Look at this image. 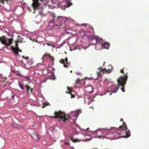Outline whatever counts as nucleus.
I'll list each match as a JSON object with an SVG mask.
<instances>
[{"label": "nucleus", "mask_w": 149, "mask_h": 149, "mask_svg": "<svg viewBox=\"0 0 149 149\" xmlns=\"http://www.w3.org/2000/svg\"><path fill=\"white\" fill-rule=\"evenodd\" d=\"M30 65L32 63V61L31 60H30L28 62Z\"/></svg>", "instance_id": "nucleus-29"}, {"label": "nucleus", "mask_w": 149, "mask_h": 149, "mask_svg": "<svg viewBox=\"0 0 149 149\" xmlns=\"http://www.w3.org/2000/svg\"><path fill=\"white\" fill-rule=\"evenodd\" d=\"M93 133L95 135V136L96 137L100 138L102 136V135H99L100 134H101V132L99 130H97L96 131L94 132Z\"/></svg>", "instance_id": "nucleus-12"}, {"label": "nucleus", "mask_w": 149, "mask_h": 149, "mask_svg": "<svg viewBox=\"0 0 149 149\" xmlns=\"http://www.w3.org/2000/svg\"><path fill=\"white\" fill-rule=\"evenodd\" d=\"M50 16L52 18V19L50 22V25L51 24H53L54 23V22H55L54 19L56 17L55 14L54 13H51Z\"/></svg>", "instance_id": "nucleus-13"}, {"label": "nucleus", "mask_w": 149, "mask_h": 149, "mask_svg": "<svg viewBox=\"0 0 149 149\" xmlns=\"http://www.w3.org/2000/svg\"><path fill=\"white\" fill-rule=\"evenodd\" d=\"M14 95H13L12 96V99H13L14 98Z\"/></svg>", "instance_id": "nucleus-33"}, {"label": "nucleus", "mask_w": 149, "mask_h": 149, "mask_svg": "<svg viewBox=\"0 0 149 149\" xmlns=\"http://www.w3.org/2000/svg\"><path fill=\"white\" fill-rule=\"evenodd\" d=\"M26 88L27 92L29 93V91L30 90L31 93H32L33 91V89L31 88L28 85H26Z\"/></svg>", "instance_id": "nucleus-16"}, {"label": "nucleus", "mask_w": 149, "mask_h": 149, "mask_svg": "<svg viewBox=\"0 0 149 149\" xmlns=\"http://www.w3.org/2000/svg\"><path fill=\"white\" fill-rule=\"evenodd\" d=\"M51 25H50V23H49V26H52L54 25V28H56V26H55V25H56V23L54 21V23H53V24H51Z\"/></svg>", "instance_id": "nucleus-24"}, {"label": "nucleus", "mask_w": 149, "mask_h": 149, "mask_svg": "<svg viewBox=\"0 0 149 149\" xmlns=\"http://www.w3.org/2000/svg\"><path fill=\"white\" fill-rule=\"evenodd\" d=\"M68 19L65 17L60 16L58 17L56 19V23L55 26H58V27H60L62 25L63 22L66 21Z\"/></svg>", "instance_id": "nucleus-5"}, {"label": "nucleus", "mask_w": 149, "mask_h": 149, "mask_svg": "<svg viewBox=\"0 0 149 149\" xmlns=\"http://www.w3.org/2000/svg\"><path fill=\"white\" fill-rule=\"evenodd\" d=\"M32 137L36 141H38L40 139V137L38 134L35 132L33 134Z\"/></svg>", "instance_id": "nucleus-10"}, {"label": "nucleus", "mask_w": 149, "mask_h": 149, "mask_svg": "<svg viewBox=\"0 0 149 149\" xmlns=\"http://www.w3.org/2000/svg\"><path fill=\"white\" fill-rule=\"evenodd\" d=\"M87 31H85L83 29H81L80 31V33L81 35L84 36L87 33Z\"/></svg>", "instance_id": "nucleus-17"}, {"label": "nucleus", "mask_w": 149, "mask_h": 149, "mask_svg": "<svg viewBox=\"0 0 149 149\" xmlns=\"http://www.w3.org/2000/svg\"><path fill=\"white\" fill-rule=\"evenodd\" d=\"M64 144L66 145H69L70 144V143L69 142H64Z\"/></svg>", "instance_id": "nucleus-27"}, {"label": "nucleus", "mask_w": 149, "mask_h": 149, "mask_svg": "<svg viewBox=\"0 0 149 149\" xmlns=\"http://www.w3.org/2000/svg\"><path fill=\"white\" fill-rule=\"evenodd\" d=\"M94 39H95L96 40V45H97V44H100V41H99V37L98 36H94L93 39V40Z\"/></svg>", "instance_id": "nucleus-15"}, {"label": "nucleus", "mask_w": 149, "mask_h": 149, "mask_svg": "<svg viewBox=\"0 0 149 149\" xmlns=\"http://www.w3.org/2000/svg\"><path fill=\"white\" fill-rule=\"evenodd\" d=\"M19 41H17L15 43L16 47L13 48L12 47H11V49L13 50V52L14 53L15 55L18 56L19 55V52H22V50L19 49L18 47V45L17 42H19Z\"/></svg>", "instance_id": "nucleus-7"}, {"label": "nucleus", "mask_w": 149, "mask_h": 149, "mask_svg": "<svg viewBox=\"0 0 149 149\" xmlns=\"http://www.w3.org/2000/svg\"><path fill=\"white\" fill-rule=\"evenodd\" d=\"M84 25L85 26L86 25V24H84Z\"/></svg>", "instance_id": "nucleus-35"}, {"label": "nucleus", "mask_w": 149, "mask_h": 149, "mask_svg": "<svg viewBox=\"0 0 149 149\" xmlns=\"http://www.w3.org/2000/svg\"><path fill=\"white\" fill-rule=\"evenodd\" d=\"M13 126H14V127L19 128V126L17 125L16 124H14L13 125Z\"/></svg>", "instance_id": "nucleus-26"}, {"label": "nucleus", "mask_w": 149, "mask_h": 149, "mask_svg": "<svg viewBox=\"0 0 149 149\" xmlns=\"http://www.w3.org/2000/svg\"><path fill=\"white\" fill-rule=\"evenodd\" d=\"M49 78L53 80H55V77L54 74L53 73H52Z\"/></svg>", "instance_id": "nucleus-19"}, {"label": "nucleus", "mask_w": 149, "mask_h": 149, "mask_svg": "<svg viewBox=\"0 0 149 149\" xmlns=\"http://www.w3.org/2000/svg\"><path fill=\"white\" fill-rule=\"evenodd\" d=\"M18 85L20 88L22 90H24V88L23 87V85L22 83L20 82H18Z\"/></svg>", "instance_id": "nucleus-22"}, {"label": "nucleus", "mask_w": 149, "mask_h": 149, "mask_svg": "<svg viewBox=\"0 0 149 149\" xmlns=\"http://www.w3.org/2000/svg\"><path fill=\"white\" fill-rule=\"evenodd\" d=\"M71 140L74 142H79L80 141H81V139H73V138H71Z\"/></svg>", "instance_id": "nucleus-21"}, {"label": "nucleus", "mask_w": 149, "mask_h": 149, "mask_svg": "<svg viewBox=\"0 0 149 149\" xmlns=\"http://www.w3.org/2000/svg\"><path fill=\"white\" fill-rule=\"evenodd\" d=\"M82 112V111L80 109L76 110L74 111L71 112V116L74 118V119H76L79 114Z\"/></svg>", "instance_id": "nucleus-9"}, {"label": "nucleus", "mask_w": 149, "mask_h": 149, "mask_svg": "<svg viewBox=\"0 0 149 149\" xmlns=\"http://www.w3.org/2000/svg\"><path fill=\"white\" fill-rule=\"evenodd\" d=\"M120 72L122 74H125L123 76H121L117 80L118 86H114L111 92L115 93L117 92L119 88L121 87V90L123 92H125V86L128 77L127 76V69L124 67L123 69H121Z\"/></svg>", "instance_id": "nucleus-1"}, {"label": "nucleus", "mask_w": 149, "mask_h": 149, "mask_svg": "<svg viewBox=\"0 0 149 149\" xmlns=\"http://www.w3.org/2000/svg\"><path fill=\"white\" fill-rule=\"evenodd\" d=\"M1 0V2L2 3L4 1H8V0Z\"/></svg>", "instance_id": "nucleus-30"}, {"label": "nucleus", "mask_w": 149, "mask_h": 149, "mask_svg": "<svg viewBox=\"0 0 149 149\" xmlns=\"http://www.w3.org/2000/svg\"><path fill=\"white\" fill-rule=\"evenodd\" d=\"M59 62L63 64L64 67L65 68H68L70 65V63L68 62V59L67 58H65V59H61L59 60Z\"/></svg>", "instance_id": "nucleus-8"}, {"label": "nucleus", "mask_w": 149, "mask_h": 149, "mask_svg": "<svg viewBox=\"0 0 149 149\" xmlns=\"http://www.w3.org/2000/svg\"><path fill=\"white\" fill-rule=\"evenodd\" d=\"M54 116H49V117L51 118H54L58 119L59 120L62 121L63 122H65L69 119L70 116L68 114H66L65 113L61 111H55L54 112Z\"/></svg>", "instance_id": "nucleus-3"}, {"label": "nucleus", "mask_w": 149, "mask_h": 149, "mask_svg": "<svg viewBox=\"0 0 149 149\" xmlns=\"http://www.w3.org/2000/svg\"><path fill=\"white\" fill-rule=\"evenodd\" d=\"M46 44L47 45L49 46H51L52 45L49 43H47Z\"/></svg>", "instance_id": "nucleus-31"}, {"label": "nucleus", "mask_w": 149, "mask_h": 149, "mask_svg": "<svg viewBox=\"0 0 149 149\" xmlns=\"http://www.w3.org/2000/svg\"><path fill=\"white\" fill-rule=\"evenodd\" d=\"M109 44L107 42H104L101 45V46L102 48H104L105 49H108L109 47Z\"/></svg>", "instance_id": "nucleus-11"}, {"label": "nucleus", "mask_w": 149, "mask_h": 149, "mask_svg": "<svg viewBox=\"0 0 149 149\" xmlns=\"http://www.w3.org/2000/svg\"><path fill=\"white\" fill-rule=\"evenodd\" d=\"M76 86L78 87H84L85 85V80L77 78L75 81Z\"/></svg>", "instance_id": "nucleus-6"}, {"label": "nucleus", "mask_w": 149, "mask_h": 149, "mask_svg": "<svg viewBox=\"0 0 149 149\" xmlns=\"http://www.w3.org/2000/svg\"><path fill=\"white\" fill-rule=\"evenodd\" d=\"M98 69L100 71L97 72V74L99 76L100 75V72H104V69H102V67H100L98 68Z\"/></svg>", "instance_id": "nucleus-18"}, {"label": "nucleus", "mask_w": 149, "mask_h": 149, "mask_svg": "<svg viewBox=\"0 0 149 149\" xmlns=\"http://www.w3.org/2000/svg\"><path fill=\"white\" fill-rule=\"evenodd\" d=\"M69 93H70L71 94V98H74L75 97L74 95H72V94H71V91H70V92H69Z\"/></svg>", "instance_id": "nucleus-25"}, {"label": "nucleus", "mask_w": 149, "mask_h": 149, "mask_svg": "<svg viewBox=\"0 0 149 149\" xmlns=\"http://www.w3.org/2000/svg\"><path fill=\"white\" fill-rule=\"evenodd\" d=\"M13 41V38H7L5 36L0 37V42L6 47H8L11 45Z\"/></svg>", "instance_id": "nucleus-4"}, {"label": "nucleus", "mask_w": 149, "mask_h": 149, "mask_svg": "<svg viewBox=\"0 0 149 149\" xmlns=\"http://www.w3.org/2000/svg\"><path fill=\"white\" fill-rule=\"evenodd\" d=\"M120 121H123V120L122 118H121Z\"/></svg>", "instance_id": "nucleus-34"}, {"label": "nucleus", "mask_w": 149, "mask_h": 149, "mask_svg": "<svg viewBox=\"0 0 149 149\" xmlns=\"http://www.w3.org/2000/svg\"><path fill=\"white\" fill-rule=\"evenodd\" d=\"M93 149H97V148H94Z\"/></svg>", "instance_id": "nucleus-36"}, {"label": "nucleus", "mask_w": 149, "mask_h": 149, "mask_svg": "<svg viewBox=\"0 0 149 149\" xmlns=\"http://www.w3.org/2000/svg\"><path fill=\"white\" fill-rule=\"evenodd\" d=\"M85 89L87 92L88 93H91L93 90L92 87L91 86H89L86 87Z\"/></svg>", "instance_id": "nucleus-14"}, {"label": "nucleus", "mask_w": 149, "mask_h": 149, "mask_svg": "<svg viewBox=\"0 0 149 149\" xmlns=\"http://www.w3.org/2000/svg\"><path fill=\"white\" fill-rule=\"evenodd\" d=\"M22 57L23 58H24L26 60H27V59H28L29 58V57H25L24 56H22Z\"/></svg>", "instance_id": "nucleus-28"}, {"label": "nucleus", "mask_w": 149, "mask_h": 149, "mask_svg": "<svg viewBox=\"0 0 149 149\" xmlns=\"http://www.w3.org/2000/svg\"><path fill=\"white\" fill-rule=\"evenodd\" d=\"M26 78L28 80H29L30 79V77H26Z\"/></svg>", "instance_id": "nucleus-32"}, {"label": "nucleus", "mask_w": 149, "mask_h": 149, "mask_svg": "<svg viewBox=\"0 0 149 149\" xmlns=\"http://www.w3.org/2000/svg\"><path fill=\"white\" fill-rule=\"evenodd\" d=\"M111 70L110 69H108L107 70H106L105 69H104V72H105L106 73H109L111 72Z\"/></svg>", "instance_id": "nucleus-23"}, {"label": "nucleus", "mask_w": 149, "mask_h": 149, "mask_svg": "<svg viewBox=\"0 0 149 149\" xmlns=\"http://www.w3.org/2000/svg\"><path fill=\"white\" fill-rule=\"evenodd\" d=\"M125 131L124 133L125 134V135L123 136L124 137H128L130 135V131L129 130H128L127 126L126 125V124L124 122L123 123V125L120 126L118 129H117L116 128H112L108 132V134H113L116 133H117L118 134L116 135H117L118 136L116 138H119L120 135L119 134H120L123 131Z\"/></svg>", "instance_id": "nucleus-2"}, {"label": "nucleus", "mask_w": 149, "mask_h": 149, "mask_svg": "<svg viewBox=\"0 0 149 149\" xmlns=\"http://www.w3.org/2000/svg\"><path fill=\"white\" fill-rule=\"evenodd\" d=\"M47 56L49 58V59L52 60V61H54V58L52 56L50 55L49 54H46L45 55H44V56Z\"/></svg>", "instance_id": "nucleus-20"}]
</instances>
